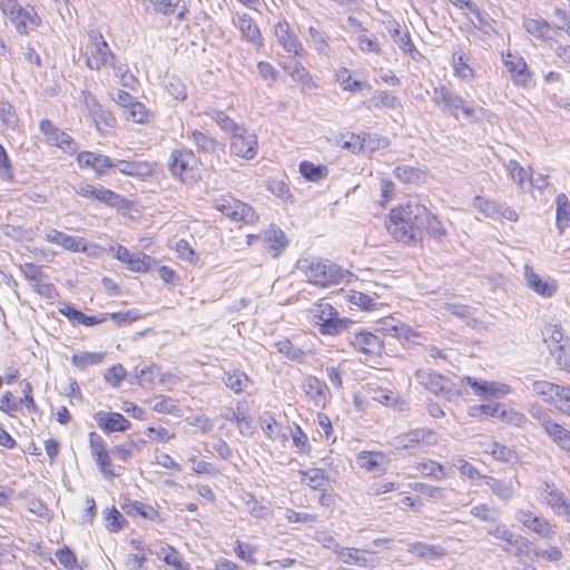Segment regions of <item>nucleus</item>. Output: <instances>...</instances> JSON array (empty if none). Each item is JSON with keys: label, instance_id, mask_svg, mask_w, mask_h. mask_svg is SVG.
Masks as SVG:
<instances>
[{"label": "nucleus", "instance_id": "1", "mask_svg": "<svg viewBox=\"0 0 570 570\" xmlns=\"http://www.w3.org/2000/svg\"><path fill=\"white\" fill-rule=\"evenodd\" d=\"M429 219V210L425 206L416 200H409L395 208H392L386 222V228L390 234H397L400 237L407 239L406 233L400 232L397 224H409L423 235V223Z\"/></svg>", "mask_w": 570, "mask_h": 570}, {"label": "nucleus", "instance_id": "2", "mask_svg": "<svg viewBox=\"0 0 570 570\" xmlns=\"http://www.w3.org/2000/svg\"><path fill=\"white\" fill-rule=\"evenodd\" d=\"M296 266L311 284L321 287L336 284L343 277L341 267L318 258H301L297 261Z\"/></svg>", "mask_w": 570, "mask_h": 570}, {"label": "nucleus", "instance_id": "3", "mask_svg": "<svg viewBox=\"0 0 570 570\" xmlns=\"http://www.w3.org/2000/svg\"><path fill=\"white\" fill-rule=\"evenodd\" d=\"M309 318L320 326L324 335H338L353 323L347 318H341L338 312L327 302L320 301L308 311Z\"/></svg>", "mask_w": 570, "mask_h": 570}, {"label": "nucleus", "instance_id": "4", "mask_svg": "<svg viewBox=\"0 0 570 570\" xmlns=\"http://www.w3.org/2000/svg\"><path fill=\"white\" fill-rule=\"evenodd\" d=\"M168 169L173 177L187 185L200 178V164L191 150L174 149L169 156Z\"/></svg>", "mask_w": 570, "mask_h": 570}, {"label": "nucleus", "instance_id": "5", "mask_svg": "<svg viewBox=\"0 0 570 570\" xmlns=\"http://www.w3.org/2000/svg\"><path fill=\"white\" fill-rule=\"evenodd\" d=\"M83 57L86 66L92 70H100L110 60H114V53L100 31L94 29L88 31V41L85 45Z\"/></svg>", "mask_w": 570, "mask_h": 570}, {"label": "nucleus", "instance_id": "6", "mask_svg": "<svg viewBox=\"0 0 570 570\" xmlns=\"http://www.w3.org/2000/svg\"><path fill=\"white\" fill-rule=\"evenodd\" d=\"M213 206L224 216L228 217L234 222L253 224L258 219L257 214L249 205L240 200H237L230 196L214 199Z\"/></svg>", "mask_w": 570, "mask_h": 570}, {"label": "nucleus", "instance_id": "7", "mask_svg": "<svg viewBox=\"0 0 570 570\" xmlns=\"http://www.w3.org/2000/svg\"><path fill=\"white\" fill-rule=\"evenodd\" d=\"M1 11L9 18L20 35H27L29 30L36 28L40 23V18L37 12L32 8H22L17 0H14L13 3L6 4Z\"/></svg>", "mask_w": 570, "mask_h": 570}, {"label": "nucleus", "instance_id": "8", "mask_svg": "<svg viewBox=\"0 0 570 570\" xmlns=\"http://www.w3.org/2000/svg\"><path fill=\"white\" fill-rule=\"evenodd\" d=\"M538 500L556 514L570 519V501L554 483L542 482L537 490Z\"/></svg>", "mask_w": 570, "mask_h": 570}, {"label": "nucleus", "instance_id": "9", "mask_svg": "<svg viewBox=\"0 0 570 570\" xmlns=\"http://www.w3.org/2000/svg\"><path fill=\"white\" fill-rule=\"evenodd\" d=\"M433 101L440 106L443 111H448L455 117L459 110H461L468 119H473L475 116V109L473 107L465 106V101L461 96L444 86L434 89Z\"/></svg>", "mask_w": 570, "mask_h": 570}, {"label": "nucleus", "instance_id": "10", "mask_svg": "<svg viewBox=\"0 0 570 570\" xmlns=\"http://www.w3.org/2000/svg\"><path fill=\"white\" fill-rule=\"evenodd\" d=\"M439 440L440 438L434 431L416 429L395 436L392 441V446L395 450H412L420 444L435 446L439 444Z\"/></svg>", "mask_w": 570, "mask_h": 570}, {"label": "nucleus", "instance_id": "11", "mask_svg": "<svg viewBox=\"0 0 570 570\" xmlns=\"http://www.w3.org/2000/svg\"><path fill=\"white\" fill-rule=\"evenodd\" d=\"M258 141L255 132L239 127L232 132L230 151L235 156L252 159L257 154Z\"/></svg>", "mask_w": 570, "mask_h": 570}, {"label": "nucleus", "instance_id": "12", "mask_svg": "<svg viewBox=\"0 0 570 570\" xmlns=\"http://www.w3.org/2000/svg\"><path fill=\"white\" fill-rule=\"evenodd\" d=\"M248 244H253V240L262 239L266 250L274 257H278L279 254L286 248L287 239L284 232L275 226L271 225L262 234H249L247 235Z\"/></svg>", "mask_w": 570, "mask_h": 570}, {"label": "nucleus", "instance_id": "13", "mask_svg": "<svg viewBox=\"0 0 570 570\" xmlns=\"http://www.w3.org/2000/svg\"><path fill=\"white\" fill-rule=\"evenodd\" d=\"M473 207L481 213L484 217L494 220L504 218L509 222H517L519 219L518 213L504 205L498 204L493 200H489L481 196H476L473 199Z\"/></svg>", "mask_w": 570, "mask_h": 570}, {"label": "nucleus", "instance_id": "14", "mask_svg": "<svg viewBox=\"0 0 570 570\" xmlns=\"http://www.w3.org/2000/svg\"><path fill=\"white\" fill-rule=\"evenodd\" d=\"M39 128L40 131L46 136V140L49 145L56 146L68 154H73L77 151L78 146L71 136L55 127L50 120H41Z\"/></svg>", "mask_w": 570, "mask_h": 570}, {"label": "nucleus", "instance_id": "15", "mask_svg": "<svg viewBox=\"0 0 570 570\" xmlns=\"http://www.w3.org/2000/svg\"><path fill=\"white\" fill-rule=\"evenodd\" d=\"M515 518L527 529L543 539H551L556 534L554 525H552L547 519L535 515L530 510H519Z\"/></svg>", "mask_w": 570, "mask_h": 570}, {"label": "nucleus", "instance_id": "16", "mask_svg": "<svg viewBox=\"0 0 570 570\" xmlns=\"http://www.w3.org/2000/svg\"><path fill=\"white\" fill-rule=\"evenodd\" d=\"M503 63L515 86L527 87L531 81V73L523 57L507 52L503 55Z\"/></svg>", "mask_w": 570, "mask_h": 570}, {"label": "nucleus", "instance_id": "17", "mask_svg": "<svg viewBox=\"0 0 570 570\" xmlns=\"http://www.w3.org/2000/svg\"><path fill=\"white\" fill-rule=\"evenodd\" d=\"M464 381L473 389L475 395L483 399H501L511 391L510 386L494 381H476L471 376H465Z\"/></svg>", "mask_w": 570, "mask_h": 570}, {"label": "nucleus", "instance_id": "18", "mask_svg": "<svg viewBox=\"0 0 570 570\" xmlns=\"http://www.w3.org/2000/svg\"><path fill=\"white\" fill-rule=\"evenodd\" d=\"M45 240L73 253H86L88 250L87 242L82 237L67 235L53 228L46 232Z\"/></svg>", "mask_w": 570, "mask_h": 570}, {"label": "nucleus", "instance_id": "19", "mask_svg": "<svg viewBox=\"0 0 570 570\" xmlns=\"http://www.w3.org/2000/svg\"><path fill=\"white\" fill-rule=\"evenodd\" d=\"M415 376L420 384H422L435 395H443L449 397L451 391L450 381L441 374L430 370H419L416 371Z\"/></svg>", "mask_w": 570, "mask_h": 570}, {"label": "nucleus", "instance_id": "20", "mask_svg": "<svg viewBox=\"0 0 570 570\" xmlns=\"http://www.w3.org/2000/svg\"><path fill=\"white\" fill-rule=\"evenodd\" d=\"M524 279L529 288L542 297H552L557 289L558 284L553 278L542 279L533 267L530 265L524 266Z\"/></svg>", "mask_w": 570, "mask_h": 570}, {"label": "nucleus", "instance_id": "21", "mask_svg": "<svg viewBox=\"0 0 570 570\" xmlns=\"http://www.w3.org/2000/svg\"><path fill=\"white\" fill-rule=\"evenodd\" d=\"M348 341L355 350L367 355H377L382 350V341L367 331L353 332Z\"/></svg>", "mask_w": 570, "mask_h": 570}, {"label": "nucleus", "instance_id": "22", "mask_svg": "<svg viewBox=\"0 0 570 570\" xmlns=\"http://www.w3.org/2000/svg\"><path fill=\"white\" fill-rule=\"evenodd\" d=\"M274 33L277 42L288 52L295 56L303 50L302 43L296 37L287 21H279L274 27Z\"/></svg>", "mask_w": 570, "mask_h": 570}, {"label": "nucleus", "instance_id": "23", "mask_svg": "<svg viewBox=\"0 0 570 570\" xmlns=\"http://www.w3.org/2000/svg\"><path fill=\"white\" fill-rule=\"evenodd\" d=\"M95 420L105 433L124 432L130 428V422L117 412L100 411L96 413Z\"/></svg>", "mask_w": 570, "mask_h": 570}, {"label": "nucleus", "instance_id": "24", "mask_svg": "<svg viewBox=\"0 0 570 570\" xmlns=\"http://www.w3.org/2000/svg\"><path fill=\"white\" fill-rule=\"evenodd\" d=\"M484 483L488 485L493 495H495L502 502L512 500L519 485L518 481L502 480L489 475L484 478Z\"/></svg>", "mask_w": 570, "mask_h": 570}, {"label": "nucleus", "instance_id": "25", "mask_svg": "<svg viewBox=\"0 0 570 570\" xmlns=\"http://www.w3.org/2000/svg\"><path fill=\"white\" fill-rule=\"evenodd\" d=\"M77 160L80 167H90L97 175H102L115 166V161L110 157L91 151L79 153Z\"/></svg>", "mask_w": 570, "mask_h": 570}, {"label": "nucleus", "instance_id": "26", "mask_svg": "<svg viewBox=\"0 0 570 570\" xmlns=\"http://www.w3.org/2000/svg\"><path fill=\"white\" fill-rule=\"evenodd\" d=\"M356 463L368 472L383 473L387 469L389 460L382 452L363 451L357 454Z\"/></svg>", "mask_w": 570, "mask_h": 570}, {"label": "nucleus", "instance_id": "27", "mask_svg": "<svg viewBox=\"0 0 570 570\" xmlns=\"http://www.w3.org/2000/svg\"><path fill=\"white\" fill-rule=\"evenodd\" d=\"M525 31L541 41L552 40L553 27L542 18H524L522 22Z\"/></svg>", "mask_w": 570, "mask_h": 570}, {"label": "nucleus", "instance_id": "28", "mask_svg": "<svg viewBox=\"0 0 570 570\" xmlns=\"http://www.w3.org/2000/svg\"><path fill=\"white\" fill-rule=\"evenodd\" d=\"M118 170L128 176L138 177V178H146L153 175L154 167L151 164L147 161H130V160H124L118 159L115 161V166Z\"/></svg>", "mask_w": 570, "mask_h": 570}, {"label": "nucleus", "instance_id": "29", "mask_svg": "<svg viewBox=\"0 0 570 570\" xmlns=\"http://www.w3.org/2000/svg\"><path fill=\"white\" fill-rule=\"evenodd\" d=\"M452 468H455L460 472L461 478L469 480L474 485H479V481L484 482V478L488 476L482 474L476 466L461 455L452 458Z\"/></svg>", "mask_w": 570, "mask_h": 570}, {"label": "nucleus", "instance_id": "30", "mask_svg": "<svg viewBox=\"0 0 570 570\" xmlns=\"http://www.w3.org/2000/svg\"><path fill=\"white\" fill-rule=\"evenodd\" d=\"M308 42L311 47L321 56L331 57L332 46L330 36L317 29L316 27L308 28Z\"/></svg>", "mask_w": 570, "mask_h": 570}, {"label": "nucleus", "instance_id": "31", "mask_svg": "<svg viewBox=\"0 0 570 570\" xmlns=\"http://www.w3.org/2000/svg\"><path fill=\"white\" fill-rule=\"evenodd\" d=\"M416 470L424 476H430L434 480L442 481L452 476L453 471L452 468H445L441 463L426 460L424 462H420L416 466Z\"/></svg>", "mask_w": 570, "mask_h": 570}, {"label": "nucleus", "instance_id": "32", "mask_svg": "<svg viewBox=\"0 0 570 570\" xmlns=\"http://www.w3.org/2000/svg\"><path fill=\"white\" fill-rule=\"evenodd\" d=\"M482 446L484 452L490 454L497 461L511 463L517 460V454L512 449L500 444L497 441L487 440L485 442H482Z\"/></svg>", "mask_w": 570, "mask_h": 570}, {"label": "nucleus", "instance_id": "33", "mask_svg": "<svg viewBox=\"0 0 570 570\" xmlns=\"http://www.w3.org/2000/svg\"><path fill=\"white\" fill-rule=\"evenodd\" d=\"M237 28L249 42L262 46V36L257 24L250 16L244 13L237 17Z\"/></svg>", "mask_w": 570, "mask_h": 570}, {"label": "nucleus", "instance_id": "34", "mask_svg": "<svg viewBox=\"0 0 570 570\" xmlns=\"http://www.w3.org/2000/svg\"><path fill=\"white\" fill-rule=\"evenodd\" d=\"M223 382L226 387L230 389L234 393L239 394L248 387L250 380L245 372L233 368L224 372Z\"/></svg>", "mask_w": 570, "mask_h": 570}, {"label": "nucleus", "instance_id": "35", "mask_svg": "<svg viewBox=\"0 0 570 570\" xmlns=\"http://www.w3.org/2000/svg\"><path fill=\"white\" fill-rule=\"evenodd\" d=\"M394 175L404 184L421 185L426 179V174L422 168L407 165L397 166L394 169Z\"/></svg>", "mask_w": 570, "mask_h": 570}, {"label": "nucleus", "instance_id": "36", "mask_svg": "<svg viewBox=\"0 0 570 570\" xmlns=\"http://www.w3.org/2000/svg\"><path fill=\"white\" fill-rule=\"evenodd\" d=\"M407 551L416 554L423 560H435L445 554V550L441 546L428 544L423 542H414L407 546Z\"/></svg>", "mask_w": 570, "mask_h": 570}, {"label": "nucleus", "instance_id": "37", "mask_svg": "<svg viewBox=\"0 0 570 570\" xmlns=\"http://www.w3.org/2000/svg\"><path fill=\"white\" fill-rule=\"evenodd\" d=\"M544 428L551 440L570 455V431L552 421Z\"/></svg>", "mask_w": 570, "mask_h": 570}, {"label": "nucleus", "instance_id": "38", "mask_svg": "<svg viewBox=\"0 0 570 570\" xmlns=\"http://www.w3.org/2000/svg\"><path fill=\"white\" fill-rule=\"evenodd\" d=\"M154 10L163 16H169L175 13L177 21H183L186 17L187 9L185 6L180 7V0H151Z\"/></svg>", "mask_w": 570, "mask_h": 570}, {"label": "nucleus", "instance_id": "39", "mask_svg": "<svg viewBox=\"0 0 570 570\" xmlns=\"http://www.w3.org/2000/svg\"><path fill=\"white\" fill-rule=\"evenodd\" d=\"M283 69L287 71L294 81L302 83L308 89L315 88L316 85L312 79L309 71L298 61L284 63Z\"/></svg>", "mask_w": 570, "mask_h": 570}, {"label": "nucleus", "instance_id": "40", "mask_svg": "<svg viewBox=\"0 0 570 570\" xmlns=\"http://www.w3.org/2000/svg\"><path fill=\"white\" fill-rule=\"evenodd\" d=\"M94 199L116 208H128L129 206V202L124 196L102 186L96 188Z\"/></svg>", "mask_w": 570, "mask_h": 570}, {"label": "nucleus", "instance_id": "41", "mask_svg": "<svg viewBox=\"0 0 570 570\" xmlns=\"http://www.w3.org/2000/svg\"><path fill=\"white\" fill-rule=\"evenodd\" d=\"M299 173L306 180L318 183L328 176V168L325 165H315L304 160L299 164Z\"/></svg>", "mask_w": 570, "mask_h": 570}, {"label": "nucleus", "instance_id": "42", "mask_svg": "<svg viewBox=\"0 0 570 570\" xmlns=\"http://www.w3.org/2000/svg\"><path fill=\"white\" fill-rule=\"evenodd\" d=\"M561 385L548 381H533L532 392L542 401L553 404Z\"/></svg>", "mask_w": 570, "mask_h": 570}, {"label": "nucleus", "instance_id": "43", "mask_svg": "<svg viewBox=\"0 0 570 570\" xmlns=\"http://www.w3.org/2000/svg\"><path fill=\"white\" fill-rule=\"evenodd\" d=\"M336 80L338 81L341 88L344 91H348V92H356V91L362 90L363 88H367V89L371 88L370 85L362 82L360 80L353 79L351 71L345 67H341L337 70Z\"/></svg>", "mask_w": 570, "mask_h": 570}, {"label": "nucleus", "instance_id": "44", "mask_svg": "<svg viewBox=\"0 0 570 570\" xmlns=\"http://www.w3.org/2000/svg\"><path fill=\"white\" fill-rule=\"evenodd\" d=\"M157 557L175 570H189V566L183 562L179 552L170 546L161 547L159 551H157Z\"/></svg>", "mask_w": 570, "mask_h": 570}, {"label": "nucleus", "instance_id": "45", "mask_svg": "<svg viewBox=\"0 0 570 570\" xmlns=\"http://www.w3.org/2000/svg\"><path fill=\"white\" fill-rule=\"evenodd\" d=\"M155 265L156 261L151 256L140 252L132 253L126 263L127 268L135 273H146Z\"/></svg>", "mask_w": 570, "mask_h": 570}, {"label": "nucleus", "instance_id": "46", "mask_svg": "<svg viewBox=\"0 0 570 570\" xmlns=\"http://www.w3.org/2000/svg\"><path fill=\"white\" fill-rule=\"evenodd\" d=\"M366 107L368 109L372 108H387V109H395L399 106V100L395 96L392 94L380 90L375 92L372 98L365 102Z\"/></svg>", "mask_w": 570, "mask_h": 570}, {"label": "nucleus", "instance_id": "47", "mask_svg": "<svg viewBox=\"0 0 570 570\" xmlns=\"http://www.w3.org/2000/svg\"><path fill=\"white\" fill-rule=\"evenodd\" d=\"M557 226L562 233L570 222V203L566 194H559L556 199Z\"/></svg>", "mask_w": 570, "mask_h": 570}, {"label": "nucleus", "instance_id": "48", "mask_svg": "<svg viewBox=\"0 0 570 570\" xmlns=\"http://www.w3.org/2000/svg\"><path fill=\"white\" fill-rule=\"evenodd\" d=\"M302 482L313 490H323L328 479L321 469H308L302 473Z\"/></svg>", "mask_w": 570, "mask_h": 570}, {"label": "nucleus", "instance_id": "49", "mask_svg": "<svg viewBox=\"0 0 570 570\" xmlns=\"http://www.w3.org/2000/svg\"><path fill=\"white\" fill-rule=\"evenodd\" d=\"M105 358V353L101 352H80L73 354L71 357V363L80 368L85 370L90 365H96L102 362Z\"/></svg>", "mask_w": 570, "mask_h": 570}, {"label": "nucleus", "instance_id": "50", "mask_svg": "<svg viewBox=\"0 0 570 570\" xmlns=\"http://www.w3.org/2000/svg\"><path fill=\"white\" fill-rule=\"evenodd\" d=\"M391 36L397 47L405 55H410L413 59H416V56H420V52L415 49L409 33L402 32L399 28H395L391 31Z\"/></svg>", "mask_w": 570, "mask_h": 570}, {"label": "nucleus", "instance_id": "51", "mask_svg": "<svg viewBox=\"0 0 570 570\" xmlns=\"http://www.w3.org/2000/svg\"><path fill=\"white\" fill-rule=\"evenodd\" d=\"M149 404L150 407L158 413L179 415L180 412L175 401L165 395L155 396L149 400Z\"/></svg>", "mask_w": 570, "mask_h": 570}, {"label": "nucleus", "instance_id": "52", "mask_svg": "<svg viewBox=\"0 0 570 570\" xmlns=\"http://www.w3.org/2000/svg\"><path fill=\"white\" fill-rule=\"evenodd\" d=\"M291 438L293 441V445L296 449V453L306 455L311 453V443L308 441L306 433L301 429L299 425L294 424V428L291 429Z\"/></svg>", "mask_w": 570, "mask_h": 570}, {"label": "nucleus", "instance_id": "53", "mask_svg": "<svg viewBox=\"0 0 570 570\" xmlns=\"http://www.w3.org/2000/svg\"><path fill=\"white\" fill-rule=\"evenodd\" d=\"M336 144L342 149L352 154H361L363 148L362 134L347 132L342 135L341 138L337 139Z\"/></svg>", "mask_w": 570, "mask_h": 570}, {"label": "nucleus", "instance_id": "54", "mask_svg": "<svg viewBox=\"0 0 570 570\" xmlns=\"http://www.w3.org/2000/svg\"><path fill=\"white\" fill-rule=\"evenodd\" d=\"M470 514L482 522L492 523L498 520L499 512L495 508L487 504L479 503L470 509Z\"/></svg>", "mask_w": 570, "mask_h": 570}, {"label": "nucleus", "instance_id": "55", "mask_svg": "<svg viewBox=\"0 0 570 570\" xmlns=\"http://www.w3.org/2000/svg\"><path fill=\"white\" fill-rule=\"evenodd\" d=\"M124 112H125V118L128 121H132L135 124H145V122H148V120H149L148 110L139 101H135L130 106V108H127L126 110H124Z\"/></svg>", "mask_w": 570, "mask_h": 570}, {"label": "nucleus", "instance_id": "56", "mask_svg": "<svg viewBox=\"0 0 570 570\" xmlns=\"http://www.w3.org/2000/svg\"><path fill=\"white\" fill-rule=\"evenodd\" d=\"M0 121L4 127L10 129H16L19 122L14 108L7 100H0Z\"/></svg>", "mask_w": 570, "mask_h": 570}, {"label": "nucleus", "instance_id": "57", "mask_svg": "<svg viewBox=\"0 0 570 570\" xmlns=\"http://www.w3.org/2000/svg\"><path fill=\"white\" fill-rule=\"evenodd\" d=\"M360 552H361V550H358V549L343 547L338 551L337 557L344 563H348V564L355 563L360 567H368L370 564L367 562V559L364 556H362Z\"/></svg>", "mask_w": 570, "mask_h": 570}, {"label": "nucleus", "instance_id": "58", "mask_svg": "<svg viewBox=\"0 0 570 570\" xmlns=\"http://www.w3.org/2000/svg\"><path fill=\"white\" fill-rule=\"evenodd\" d=\"M383 328L392 336H395L397 338L404 337L406 340H410V336L412 334V330L409 326L394 318L385 320L383 322Z\"/></svg>", "mask_w": 570, "mask_h": 570}, {"label": "nucleus", "instance_id": "59", "mask_svg": "<svg viewBox=\"0 0 570 570\" xmlns=\"http://www.w3.org/2000/svg\"><path fill=\"white\" fill-rule=\"evenodd\" d=\"M275 347L277 348V351L285 355L286 357L291 358V360H294V361H303L304 360V356H305V353L303 350H301L299 347H296L292 344L291 341H288L287 338H284V340H279L278 342L275 343Z\"/></svg>", "mask_w": 570, "mask_h": 570}, {"label": "nucleus", "instance_id": "60", "mask_svg": "<svg viewBox=\"0 0 570 570\" xmlns=\"http://www.w3.org/2000/svg\"><path fill=\"white\" fill-rule=\"evenodd\" d=\"M306 393L309 394L316 403L324 401L326 397V384L316 377H308L305 384Z\"/></svg>", "mask_w": 570, "mask_h": 570}, {"label": "nucleus", "instance_id": "61", "mask_svg": "<svg viewBox=\"0 0 570 570\" xmlns=\"http://www.w3.org/2000/svg\"><path fill=\"white\" fill-rule=\"evenodd\" d=\"M107 66L114 69L115 76L120 79L124 86L130 87L136 81L135 77L129 73L128 66L118 61L115 56L114 60H110Z\"/></svg>", "mask_w": 570, "mask_h": 570}, {"label": "nucleus", "instance_id": "62", "mask_svg": "<svg viewBox=\"0 0 570 570\" xmlns=\"http://www.w3.org/2000/svg\"><path fill=\"white\" fill-rule=\"evenodd\" d=\"M505 169L511 179L520 187H523V184L529 179L528 171L517 160H509L505 164Z\"/></svg>", "mask_w": 570, "mask_h": 570}, {"label": "nucleus", "instance_id": "63", "mask_svg": "<svg viewBox=\"0 0 570 570\" xmlns=\"http://www.w3.org/2000/svg\"><path fill=\"white\" fill-rule=\"evenodd\" d=\"M357 48L364 53L381 55L382 49L376 38H370L365 33L356 37Z\"/></svg>", "mask_w": 570, "mask_h": 570}, {"label": "nucleus", "instance_id": "64", "mask_svg": "<svg viewBox=\"0 0 570 570\" xmlns=\"http://www.w3.org/2000/svg\"><path fill=\"white\" fill-rule=\"evenodd\" d=\"M453 68L455 75L463 80H471L474 78L473 68L466 63L464 56L461 53L453 56Z\"/></svg>", "mask_w": 570, "mask_h": 570}]
</instances>
